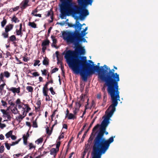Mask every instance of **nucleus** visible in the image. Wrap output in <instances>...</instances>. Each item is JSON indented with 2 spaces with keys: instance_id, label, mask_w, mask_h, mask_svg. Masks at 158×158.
I'll list each match as a JSON object with an SVG mask.
<instances>
[{
  "instance_id": "obj_40",
  "label": "nucleus",
  "mask_w": 158,
  "mask_h": 158,
  "mask_svg": "<svg viewBox=\"0 0 158 158\" xmlns=\"http://www.w3.org/2000/svg\"><path fill=\"white\" fill-rule=\"evenodd\" d=\"M41 72L42 73V74L43 75L46 76L47 73L48 72L46 69H44V70H41Z\"/></svg>"
},
{
  "instance_id": "obj_36",
  "label": "nucleus",
  "mask_w": 158,
  "mask_h": 158,
  "mask_svg": "<svg viewBox=\"0 0 158 158\" xmlns=\"http://www.w3.org/2000/svg\"><path fill=\"white\" fill-rule=\"evenodd\" d=\"M28 146L29 147V149H31L32 148L35 149L36 147L32 143H29Z\"/></svg>"
},
{
  "instance_id": "obj_30",
  "label": "nucleus",
  "mask_w": 158,
  "mask_h": 158,
  "mask_svg": "<svg viewBox=\"0 0 158 158\" xmlns=\"http://www.w3.org/2000/svg\"><path fill=\"white\" fill-rule=\"evenodd\" d=\"M11 21L14 22L15 23L19 22V20L16 17L15 15H14L11 20Z\"/></svg>"
},
{
  "instance_id": "obj_54",
  "label": "nucleus",
  "mask_w": 158,
  "mask_h": 158,
  "mask_svg": "<svg viewBox=\"0 0 158 158\" xmlns=\"http://www.w3.org/2000/svg\"><path fill=\"white\" fill-rule=\"evenodd\" d=\"M58 69L57 68H54L53 69L52 71H51V73H55V72L58 71Z\"/></svg>"
},
{
  "instance_id": "obj_61",
  "label": "nucleus",
  "mask_w": 158,
  "mask_h": 158,
  "mask_svg": "<svg viewBox=\"0 0 158 158\" xmlns=\"http://www.w3.org/2000/svg\"><path fill=\"white\" fill-rule=\"evenodd\" d=\"M48 85H49V84L47 82H46V83L44 85V86L43 87V88H45V89H48Z\"/></svg>"
},
{
  "instance_id": "obj_4",
  "label": "nucleus",
  "mask_w": 158,
  "mask_h": 158,
  "mask_svg": "<svg viewBox=\"0 0 158 158\" xmlns=\"http://www.w3.org/2000/svg\"><path fill=\"white\" fill-rule=\"evenodd\" d=\"M60 1L61 3L60 6L61 14L60 17L61 19H63L66 15L67 12L69 11L72 5V0H60Z\"/></svg>"
},
{
  "instance_id": "obj_63",
  "label": "nucleus",
  "mask_w": 158,
  "mask_h": 158,
  "mask_svg": "<svg viewBox=\"0 0 158 158\" xmlns=\"http://www.w3.org/2000/svg\"><path fill=\"white\" fill-rule=\"evenodd\" d=\"M18 143V142H16V141L15 142H12V143L10 144V145L11 146H13L15 145V144H17Z\"/></svg>"
},
{
  "instance_id": "obj_50",
  "label": "nucleus",
  "mask_w": 158,
  "mask_h": 158,
  "mask_svg": "<svg viewBox=\"0 0 158 158\" xmlns=\"http://www.w3.org/2000/svg\"><path fill=\"white\" fill-rule=\"evenodd\" d=\"M32 74L35 77L39 76L40 75V74L38 72H34L32 73Z\"/></svg>"
},
{
  "instance_id": "obj_28",
  "label": "nucleus",
  "mask_w": 158,
  "mask_h": 158,
  "mask_svg": "<svg viewBox=\"0 0 158 158\" xmlns=\"http://www.w3.org/2000/svg\"><path fill=\"white\" fill-rule=\"evenodd\" d=\"M100 126V125L99 124H97L93 128L92 133H93V134H95V133H94V132Z\"/></svg>"
},
{
  "instance_id": "obj_17",
  "label": "nucleus",
  "mask_w": 158,
  "mask_h": 158,
  "mask_svg": "<svg viewBox=\"0 0 158 158\" xmlns=\"http://www.w3.org/2000/svg\"><path fill=\"white\" fill-rule=\"evenodd\" d=\"M49 40L48 39H47L43 41L41 44V46L42 47H47V46H49Z\"/></svg>"
},
{
  "instance_id": "obj_1",
  "label": "nucleus",
  "mask_w": 158,
  "mask_h": 158,
  "mask_svg": "<svg viewBox=\"0 0 158 158\" xmlns=\"http://www.w3.org/2000/svg\"><path fill=\"white\" fill-rule=\"evenodd\" d=\"M65 58L69 65L74 73H79L82 80L87 81V77L94 73H98V78L102 82H105L102 90L105 93V88L107 86V92L111 97L112 106H117L118 100L120 101L119 92L118 91V82L120 81L119 74L114 73V69H110L106 65L100 67L99 65L91 68L92 65L87 62L85 56H77L74 51L69 50L65 54Z\"/></svg>"
},
{
  "instance_id": "obj_27",
  "label": "nucleus",
  "mask_w": 158,
  "mask_h": 158,
  "mask_svg": "<svg viewBox=\"0 0 158 158\" xmlns=\"http://www.w3.org/2000/svg\"><path fill=\"white\" fill-rule=\"evenodd\" d=\"M12 112L13 113L15 114H20V113H19V111L18 110L16 107H15L12 110Z\"/></svg>"
},
{
  "instance_id": "obj_11",
  "label": "nucleus",
  "mask_w": 158,
  "mask_h": 158,
  "mask_svg": "<svg viewBox=\"0 0 158 158\" xmlns=\"http://www.w3.org/2000/svg\"><path fill=\"white\" fill-rule=\"evenodd\" d=\"M29 0H23L20 4V8L22 10L25 9L30 5L28 4Z\"/></svg>"
},
{
  "instance_id": "obj_29",
  "label": "nucleus",
  "mask_w": 158,
  "mask_h": 158,
  "mask_svg": "<svg viewBox=\"0 0 158 158\" xmlns=\"http://www.w3.org/2000/svg\"><path fill=\"white\" fill-rule=\"evenodd\" d=\"M13 132V131H10L6 133L5 135V136L6 138H9L10 137H11L12 134Z\"/></svg>"
},
{
  "instance_id": "obj_20",
  "label": "nucleus",
  "mask_w": 158,
  "mask_h": 158,
  "mask_svg": "<svg viewBox=\"0 0 158 158\" xmlns=\"http://www.w3.org/2000/svg\"><path fill=\"white\" fill-rule=\"evenodd\" d=\"M26 115V113L25 115L23 116L22 115L20 114L19 116L16 117V119L19 122V123H20Z\"/></svg>"
},
{
  "instance_id": "obj_37",
  "label": "nucleus",
  "mask_w": 158,
  "mask_h": 158,
  "mask_svg": "<svg viewBox=\"0 0 158 158\" xmlns=\"http://www.w3.org/2000/svg\"><path fill=\"white\" fill-rule=\"evenodd\" d=\"M35 62L33 64V65L34 66H36L37 65H38V66H39L40 64H39V63L40 62V61L39 60H34Z\"/></svg>"
},
{
  "instance_id": "obj_23",
  "label": "nucleus",
  "mask_w": 158,
  "mask_h": 158,
  "mask_svg": "<svg viewBox=\"0 0 158 158\" xmlns=\"http://www.w3.org/2000/svg\"><path fill=\"white\" fill-rule=\"evenodd\" d=\"M46 132L47 134L48 135L47 138L49 137L50 135L52 134V131H50L49 130V127H47V128H46Z\"/></svg>"
},
{
  "instance_id": "obj_33",
  "label": "nucleus",
  "mask_w": 158,
  "mask_h": 158,
  "mask_svg": "<svg viewBox=\"0 0 158 158\" xmlns=\"http://www.w3.org/2000/svg\"><path fill=\"white\" fill-rule=\"evenodd\" d=\"M43 141V138H40L39 139H38L37 140H36L35 142L37 144H39L40 143H42Z\"/></svg>"
},
{
  "instance_id": "obj_24",
  "label": "nucleus",
  "mask_w": 158,
  "mask_h": 158,
  "mask_svg": "<svg viewBox=\"0 0 158 158\" xmlns=\"http://www.w3.org/2000/svg\"><path fill=\"white\" fill-rule=\"evenodd\" d=\"M23 105L25 107V109H26V112L27 113H28L29 110H31V108L29 107V105L27 104H23Z\"/></svg>"
},
{
  "instance_id": "obj_15",
  "label": "nucleus",
  "mask_w": 158,
  "mask_h": 158,
  "mask_svg": "<svg viewBox=\"0 0 158 158\" xmlns=\"http://www.w3.org/2000/svg\"><path fill=\"white\" fill-rule=\"evenodd\" d=\"M80 25V23L79 21H78L77 20H76L75 24H73L70 23H69L68 24V25L69 27H74L75 28V30H76V29H77V28L79 27V25Z\"/></svg>"
},
{
  "instance_id": "obj_45",
  "label": "nucleus",
  "mask_w": 158,
  "mask_h": 158,
  "mask_svg": "<svg viewBox=\"0 0 158 158\" xmlns=\"http://www.w3.org/2000/svg\"><path fill=\"white\" fill-rule=\"evenodd\" d=\"M91 144H90L88 143L87 144H85V149L86 150H88L89 149V148Z\"/></svg>"
},
{
  "instance_id": "obj_49",
  "label": "nucleus",
  "mask_w": 158,
  "mask_h": 158,
  "mask_svg": "<svg viewBox=\"0 0 158 158\" xmlns=\"http://www.w3.org/2000/svg\"><path fill=\"white\" fill-rule=\"evenodd\" d=\"M49 90L50 91L52 94V95H54L55 94V92L54 91L52 87H51L49 88Z\"/></svg>"
},
{
  "instance_id": "obj_60",
  "label": "nucleus",
  "mask_w": 158,
  "mask_h": 158,
  "mask_svg": "<svg viewBox=\"0 0 158 158\" xmlns=\"http://www.w3.org/2000/svg\"><path fill=\"white\" fill-rule=\"evenodd\" d=\"M6 125L4 123H1L0 125V127L2 129H3V128L6 127Z\"/></svg>"
},
{
  "instance_id": "obj_12",
  "label": "nucleus",
  "mask_w": 158,
  "mask_h": 158,
  "mask_svg": "<svg viewBox=\"0 0 158 158\" xmlns=\"http://www.w3.org/2000/svg\"><path fill=\"white\" fill-rule=\"evenodd\" d=\"M7 40L8 42H12L14 45L15 46L16 45V41L17 40V39L15 35H12L8 37Z\"/></svg>"
},
{
  "instance_id": "obj_2",
  "label": "nucleus",
  "mask_w": 158,
  "mask_h": 158,
  "mask_svg": "<svg viewBox=\"0 0 158 158\" xmlns=\"http://www.w3.org/2000/svg\"><path fill=\"white\" fill-rule=\"evenodd\" d=\"M117 106H110L106 112L107 115L102 121L100 130L94 140V145L92 152V158H101L102 154H104L108 149L110 144L114 141L112 136L108 139L104 137L106 128L109 123V120L115 110ZM115 137L114 136V137Z\"/></svg>"
},
{
  "instance_id": "obj_59",
  "label": "nucleus",
  "mask_w": 158,
  "mask_h": 158,
  "mask_svg": "<svg viewBox=\"0 0 158 158\" xmlns=\"http://www.w3.org/2000/svg\"><path fill=\"white\" fill-rule=\"evenodd\" d=\"M36 104L38 106V108H39L40 107V105L41 104V102L40 101V100L36 102Z\"/></svg>"
},
{
  "instance_id": "obj_51",
  "label": "nucleus",
  "mask_w": 158,
  "mask_h": 158,
  "mask_svg": "<svg viewBox=\"0 0 158 158\" xmlns=\"http://www.w3.org/2000/svg\"><path fill=\"white\" fill-rule=\"evenodd\" d=\"M8 103L11 106H15V104L11 100H10L8 101Z\"/></svg>"
},
{
  "instance_id": "obj_34",
  "label": "nucleus",
  "mask_w": 158,
  "mask_h": 158,
  "mask_svg": "<svg viewBox=\"0 0 158 158\" xmlns=\"http://www.w3.org/2000/svg\"><path fill=\"white\" fill-rule=\"evenodd\" d=\"M82 104L80 101H79L78 102H77L76 103V106L75 107H78L80 109V108L81 106V104Z\"/></svg>"
},
{
  "instance_id": "obj_18",
  "label": "nucleus",
  "mask_w": 158,
  "mask_h": 158,
  "mask_svg": "<svg viewBox=\"0 0 158 158\" xmlns=\"http://www.w3.org/2000/svg\"><path fill=\"white\" fill-rule=\"evenodd\" d=\"M50 151V155H53L54 157L56 156L57 153L58 152V150H56V149L54 148H52Z\"/></svg>"
},
{
  "instance_id": "obj_39",
  "label": "nucleus",
  "mask_w": 158,
  "mask_h": 158,
  "mask_svg": "<svg viewBox=\"0 0 158 158\" xmlns=\"http://www.w3.org/2000/svg\"><path fill=\"white\" fill-rule=\"evenodd\" d=\"M29 134L28 132L26 134V135H24L23 136V140H27L28 138L29 137Z\"/></svg>"
},
{
  "instance_id": "obj_42",
  "label": "nucleus",
  "mask_w": 158,
  "mask_h": 158,
  "mask_svg": "<svg viewBox=\"0 0 158 158\" xmlns=\"http://www.w3.org/2000/svg\"><path fill=\"white\" fill-rule=\"evenodd\" d=\"M79 110V108H78V107H75V110L73 111L74 114L76 115Z\"/></svg>"
},
{
  "instance_id": "obj_55",
  "label": "nucleus",
  "mask_w": 158,
  "mask_h": 158,
  "mask_svg": "<svg viewBox=\"0 0 158 158\" xmlns=\"http://www.w3.org/2000/svg\"><path fill=\"white\" fill-rule=\"evenodd\" d=\"M64 133L63 132H62L61 135L59 136L58 138V139L59 140H60L61 139H63L64 138Z\"/></svg>"
},
{
  "instance_id": "obj_16",
  "label": "nucleus",
  "mask_w": 158,
  "mask_h": 158,
  "mask_svg": "<svg viewBox=\"0 0 158 158\" xmlns=\"http://www.w3.org/2000/svg\"><path fill=\"white\" fill-rule=\"evenodd\" d=\"M79 7H77L74 10V13L76 14H81L82 10L85 6H82Z\"/></svg>"
},
{
  "instance_id": "obj_10",
  "label": "nucleus",
  "mask_w": 158,
  "mask_h": 158,
  "mask_svg": "<svg viewBox=\"0 0 158 158\" xmlns=\"http://www.w3.org/2000/svg\"><path fill=\"white\" fill-rule=\"evenodd\" d=\"M75 47L76 52H79L80 55H84L85 54V49L81 47L80 44L78 46H75Z\"/></svg>"
},
{
  "instance_id": "obj_32",
  "label": "nucleus",
  "mask_w": 158,
  "mask_h": 158,
  "mask_svg": "<svg viewBox=\"0 0 158 158\" xmlns=\"http://www.w3.org/2000/svg\"><path fill=\"white\" fill-rule=\"evenodd\" d=\"M48 89L43 88V93L44 96L48 94Z\"/></svg>"
},
{
  "instance_id": "obj_41",
  "label": "nucleus",
  "mask_w": 158,
  "mask_h": 158,
  "mask_svg": "<svg viewBox=\"0 0 158 158\" xmlns=\"http://www.w3.org/2000/svg\"><path fill=\"white\" fill-rule=\"evenodd\" d=\"M4 82V84H2L0 85V93L2 92V90L3 89L4 86L6 85L5 82Z\"/></svg>"
},
{
  "instance_id": "obj_46",
  "label": "nucleus",
  "mask_w": 158,
  "mask_h": 158,
  "mask_svg": "<svg viewBox=\"0 0 158 158\" xmlns=\"http://www.w3.org/2000/svg\"><path fill=\"white\" fill-rule=\"evenodd\" d=\"M84 97H85V96H84L82 94L80 96V98H81V99H80V100L79 101H80L82 103H83V102L84 101Z\"/></svg>"
},
{
  "instance_id": "obj_64",
  "label": "nucleus",
  "mask_w": 158,
  "mask_h": 158,
  "mask_svg": "<svg viewBox=\"0 0 158 158\" xmlns=\"http://www.w3.org/2000/svg\"><path fill=\"white\" fill-rule=\"evenodd\" d=\"M26 125L28 127H29L30 128L31 127V125L30 123L28 122H26Z\"/></svg>"
},
{
  "instance_id": "obj_19",
  "label": "nucleus",
  "mask_w": 158,
  "mask_h": 158,
  "mask_svg": "<svg viewBox=\"0 0 158 158\" xmlns=\"http://www.w3.org/2000/svg\"><path fill=\"white\" fill-rule=\"evenodd\" d=\"M96 133L97 132H96L95 134H93V133H91L88 140V143H89V144H92L94 138Z\"/></svg>"
},
{
  "instance_id": "obj_9",
  "label": "nucleus",
  "mask_w": 158,
  "mask_h": 158,
  "mask_svg": "<svg viewBox=\"0 0 158 158\" xmlns=\"http://www.w3.org/2000/svg\"><path fill=\"white\" fill-rule=\"evenodd\" d=\"M1 112L3 113L2 117L4 118L7 117L8 120L10 121L11 118V117L10 115L9 112H7L6 110L4 109H1Z\"/></svg>"
},
{
  "instance_id": "obj_7",
  "label": "nucleus",
  "mask_w": 158,
  "mask_h": 158,
  "mask_svg": "<svg viewBox=\"0 0 158 158\" xmlns=\"http://www.w3.org/2000/svg\"><path fill=\"white\" fill-rule=\"evenodd\" d=\"M93 0H77L79 4L82 6H86L88 5H91Z\"/></svg>"
},
{
  "instance_id": "obj_56",
  "label": "nucleus",
  "mask_w": 158,
  "mask_h": 158,
  "mask_svg": "<svg viewBox=\"0 0 158 158\" xmlns=\"http://www.w3.org/2000/svg\"><path fill=\"white\" fill-rule=\"evenodd\" d=\"M51 38L52 40V41L53 43H56L57 42V40L56 39L54 38V37L53 36H51Z\"/></svg>"
},
{
  "instance_id": "obj_44",
  "label": "nucleus",
  "mask_w": 158,
  "mask_h": 158,
  "mask_svg": "<svg viewBox=\"0 0 158 158\" xmlns=\"http://www.w3.org/2000/svg\"><path fill=\"white\" fill-rule=\"evenodd\" d=\"M4 147L3 145H2L0 147V153H2L4 152Z\"/></svg>"
},
{
  "instance_id": "obj_35",
  "label": "nucleus",
  "mask_w": 158,
  "mask_h": 158,
  "mask_svg": "<svg viewBox=\"0 0 158 158\" xmlns=\"http://www.w3.org/2000/svg\"><path fill=\"white\" fill-rule=\"evenodd\" d=\"M10 144L8 143H7V141L5 143V147L8 150H9L10 149V146H11L10 145Z\"/></svg>"
},
{
  "instance_id": "obj_3",
  "label": "nucleus",
  "mask_w": 158,
  "mask_h": 158,
  "mask_svg": "<svg viewBox=\"0 0 158 158\" xmlns=\"http://www.w3.org/2000/svg\"><path fill=\"white\" fill-rule=\"evenodd\" d=\"M79 35L78 33L75 32L71 34L70 37H63V38L67 42L72 43L75 46H78L80 44V42L86 41L85 39L83 38L84 36H80Z\"/></svg>"
},
{
  "instance_id": "obj_22",
  "label": "nucleus",
  "mask_w": 158,
  "mask_h": 158,
  "mask_svg": "<svg viewBox=\"0 0 158 158\" xmlns=\"http://www.w3.org/2000/svg\"><path fill=\"white\" fill-rule=\"evenodd\" d=\"M28 25L29 26H30L33 28H35L37 27L36 24L34 22H29L28 23Z\"/></svg>"
},
{
  "instance_id": "obj_26",
  "label": "nucleus",
  "mask_w": 158,
  "mask_h": 158,
  "mask_svg": "<svg viewBox=\"0 0 158 158\" xmlns=\"http://www.w3.org/2000/svg\"><path fill=\"white\" fill-rule=\"evenodd\" d=\"M7 21L4 18H3V20L1 22V25L2 27H4L7 23Z\"/></svg>"
},
{
  "instance_id": "obj_13",
  "label": "nucleus",
  "mask_w": 158,
  "mask_h": 158,
  "mask_svg": "<svg viewBox=\"0 0 158 158\" xmlns=\"http://www.w3.org/2000/svg\"><path fill=\"white\" fill-rule=\"evenodd\" d=\"M96 117H95V118L93 119V120L92 122L90 123V124L89 125V126L88 128L86 130V131L85 132L84 134H83L82 138H81V141L82 142H83L84 141V140L85 137L87 133V132L89 131V129L91 128V127H92V125L94 123V122L95 119L96 118Z\"/></svg>"
},
{
  "instance_id": "obj_6",
  "label": "nucleus",
  "mask_w": 158,
  "mask_h": 158,
  "mask_svg": "<svg viewBox=\"0 0 158 158\" xmlns=\"http://www.w3.org/2000/svg\"><path fill=\"white\" fill-rule=\"evenodd\" d=\"M14 25L10 24L7 25L5 28V31L3 32L2 35L4 39H6L9 37V32L11 31L13 28Z\"/></svg>"
},
{
  "instance_id": "obj_25",
  "label": "nucleus",
  "mask_w": 158,
  "mask_h": 158,
  "mask_svg": "<svg viewBox=\"0 0 158 158\" xmlns=\"http://www.w3.org/2000/svg\"><path fill=\"white\" fill-rule=\"evenodd\" d=\"M67 117L68 119H74L76 118V117L74 116V114H73L72 113H70L69 115H68V116Z\"/></svg>"
},
{
  "instance_id": "obj_48",
  "label": "nucleus",
  "mask_w": 158,
  "mask_h": 158,
  "mask_svg": "<svg viewBox=\"0 0 158 158\" xmlns=\"http://www.w3.org/2000/svg\"><path fill=\"white\" fill-rule=\"evenodd\" d=\"M16 103L17 105L20 104L21 103H22V104H23H23H24L23 103H22L21 102L19 98H18L17 99V100H16Z\"/></svg>"
},
{
  "instance_id": "obj_31",
  "label": "nucleus",
  "mask_w": 158,
  "mask_h": 158,
  "mask_svg": "<svg viewBox=\"0 0 158 158\" xmlns=\"http://www.w3.org/2000/svg\"><path fill=\"white\" fill-rule=\"evenodd\" d=\"M26 89L27 90L30 92H32L33 91V88L31 86H27L26 87Z\"/></svg>"
},
{
  "instance_id": "obj_21",
  "label": "nucleus",
  "mask_w": 158,
  "mask_h": 158,
  "mask_svg": "<svg viewBox=\"0 0 158 158\" xmlns=\"http://www.w3.org/2000/svg\"><path fill=\"white\" fill-rule=\"evenodd\" d=\"M43 64L45 66H47L49 64V60L48 58L45 57L43 61Z\"/></svg>"
},
{
  "instance_id": "obj_62",
  "label": "nucleus",
  "mask_w": 158,
  "mask_h": 158,
  "mask_svg": "<svg viewBox=\"0 0 158 158\" xmlns=\"http://www.w3.org/2000/svg\"><path fill=\"white\" fill-rule=\"evenodd\" d=\"M69 114L70 113H69V111L68 110V109H67L66 110V113L65 114V118H67V116H68V115H69Z\"/></svg>"
},
{
  "instance_id": "obj_58",
  "label": "nucleus",
  "mask_w": 158,
  "mask_h": 158,
  "mask_svg": "<svg viewBox=\"0 0 158 158\" xmlns=\"http://www.w3.org/2000/svg\"><path fill=\"white\" fill-rule=\"evenodd\" d=\"M61 69L62 71V72L63 73V75L64 76V67L63 65H62V64L61 65Z\"/></svg>"
},
{
  "instance_id": "obj_57",
  "label": "nucleus",
  "mask_w": 158,
  "mask_h": 158,
  "mask_svg": "<svg viewBox=\"0 0 158 158\" xmlns=\"http://www.w3.org/2000/svg\"><path fill=\"white\" fill-rule=\"evenodd\" d=\"M57 111V110H54V111L52 113V114L51 116V118H52V117H54V116L55 115V114H56V112Z\"/></svg>"
},
{
  "instance_id": "obj_47",
  "label": "nucleus",
  "mask_w": 158,
  "mask_h": 158,
  "mask_svg": "<svg viewBox=\"0 0 158 158\" xmlns=\"http://www.w3.org/2000/svg\"><path fill=\"white\" fill-rule=\"evenodd\" d=\"M1 102L2 106L5 107H7V103L6 102L4 101L3 100H2Z\"/></svg>"
},
{
  "instance_id": "obj_38",
  "label": "nucleus",
  "mask_w": 158,
  "mask_h": 158,
  "mask_svg": "<svg viewBox=\"0 0 158 158\" xmlns=\"http://www.w3.org/2000/svg\"><path fill=\"white\" fill-rule=\"evenodd\" d=\"M16 35H21V36H22L23 35V33L22 31L16 29Z\"/></svg>"
},
{
  "instance_id": "obj_14",
  "label": "nucleus",
  "mask_w": 158,
  "mask_h": 158,
  "mask_svg": "<svg viewBox=\"0 0 158 158\" xmlns=\"http://www.w3.org/2000/svg\"><path fill=\"white\" fill-rule=\"evenodd\" d=\"M9 91H12L13 93L15 94L17 93L19 94L20 92V88L19 87L17 88L11 87L9 89Z\"/></svg>"
},
{
  "instance_id": "obj_8",
  "label": "nucleus",
  "mask_w": 158,
  "mask_h": 158,
  "mask_svg": "<svg viewBox=\"0 0 158 158\" xmlns=\"http://www.w3.org/2000/svg\"><path fill=\"white\" fill-rule=\"evenodd\" d=\"M89 13L88 10L84 9L83 7L80 14V19L81 20L83 19L85 17L89 15Z\"/></svg>"
},
{
  "instance_id": "obj_52",
  "label": "nucleus",
  "mask_w": 158,
  "mask_h": 158,
  "mask_svg": "<svg viewBox=\"0 0 158 158\" xmlns=\"http://www.w3.org/2000/svg\"><path fill=\"white\" fill-rule=\"evenodd\" d=\"M44 96L46 97L45 100L46 101H50L51 99L50 98V96L48 94L46 95H44Z\"/></svg>"
},
{
  "instance_id": "obj_53",
  "label": "nucleus",
  "mask_w": 158,
  "mask_h": 158,
  "mask_svg": "<svg viewBox=\"0 0 158 158\" xmlns=\"http://www.w3.org/2000/svg\"><path fill=\"white\" fill-rule=\"evenodd\" d=\"M38 11V10L37 9V8H36L34 10H33L32 11V12L31 13V14L34 15L35 14V13H37Z\"/></svg>"
},
{
  "instance_id": "obj_43",
  "label": "nucleus",
  "mask_w": 158,
  "mask_h": 158,
  "mask_svg": "<svg viewBox=\"0 0 158 158\" xmlns=\"http://www.w3.org/2000/svg\"><path fill=\"white\" fill-rule=\"evenodd\" d=\"M36 119L35 121H34L33 122L32 126L36 128L38 127V125L36 121Z\"/></svg>"
},
{
  "instance_id": "obj_5",
  "label": "nucleus",
  "mask_w": 158,
  "mask_h": 158,
  "mask_svg": "<svg viewBox=\"0 0 158 158\" xmlns=\"http://www.w3.org/2000/svg\"><path fill=\"white\" fill-rule=\"evenodd\" d=\"M81 24L80 23V25H79V27H78L77 29H76V30L74 31H64L62 33L63 37H70V35L71 34H73V33L75 32L78 33L80 36H84L87 34V33L85 32V31L83 30L81 31V33H80V31L81 30Z\"/></svg>"
}]
</instances>
